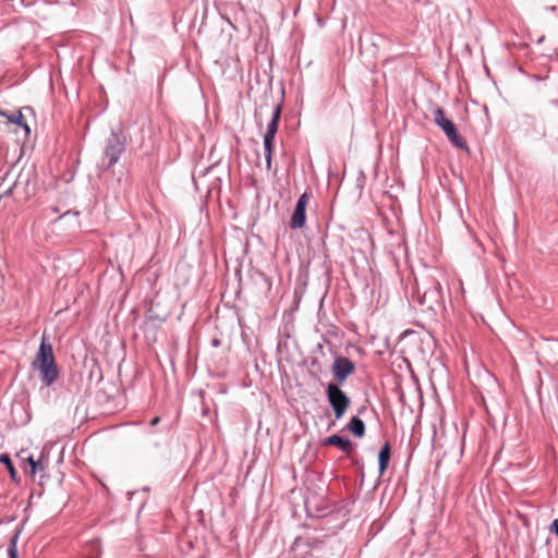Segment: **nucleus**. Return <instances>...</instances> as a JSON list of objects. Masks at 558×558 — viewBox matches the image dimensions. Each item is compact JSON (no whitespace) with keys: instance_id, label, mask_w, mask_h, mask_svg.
Returning <instances> with one entry per match:
<instances>
[{"instance_id":"1","label":"nucleus","mask_w":558,"mask_h":558,"mask_svg":"<svg viewBox=\"0 0 558 558\" xmlns=\"http://www.w3.org/2000/svg\"><path fill=\"white\" fill-rule=\"evenodd\" d=\"M33 368L37 369L41 383L49 387L59 378V369L54 360L52 345L43 337L38 352L32 363Z\"/></svg>"},{"instance_id":"2","label":"nucleus","mask_w":558,"mask_h":558,"mask_svg":"<svg viewBox=\"0 0 558 558\" xmlns=\"http://www.w3.org/2000/svg\"><path fill=\"white\" fill-rule=\"evenodd\" d=\"M280 116H281V106L276 105L272 109L271 119L267 124L266 133L264 134V141H263L267 170H269L271 168L274 141H275V136L278 131Z\"/></svg>"},{"instance_id":"3","label":"nucleus","mask_w":558,"mask_h":558,"mask_svg":"<svg viewBox=\"0 0 558 558\" xmlns=\"http://www.w3.org/2000/svg\"><path fill=\"white\" fill-rule=\"evenodd\" d=\"M326 396L333 411L336 420H340L350 405V398L335 383H329L326 387Z\"/></svg>"},{"instance_id":"4","label":"nucleus","mask_w":558,"mask_h":558,"mask_svg":"<svg viewBox=\"0 0 558 558\" xmlns=\"http://www.w3.org/2000/svg\"><path fill=\"white\" fill-rule=\"evenodd\" d=\"M434 122L442 130L447 138L458 148H466L465 140L459 134L454 123L447 119L441 108L434 110Z\"/></svg>"},{"instance_id":"5","label":"nucleus","mask_w":558,"mask_h":558,"mask_svg":"<svg viewBox=\"0 0 558 558\" xmlns=\"http://www.w3.org/2000/svg\"><path fill=\"white\" fill-rule=\"evenodd\" d=\"M125 149V141L121 137L120 134L112 131L110 133L109 138L107 140L105 151H104V158L108 159L107 168H111L113 165H116L122 153Z\"/></svg>"},{"instance_id":"6","label":"nucleus","mask_w":558,"mask_h":558,"mask_svg":"<svg viewBox=\"0 0 558 558\" xmlns=\"http://www.w3.org/2000/svg\"><path fill=\"white\" fill-rule=\"evenodd\" d=\"M308 203V195L303 193L296 201L293 214L290 219L291 229H302L306 222V206Z\"/></svg>"},{"instance_id":"7","label":"nucleus","mask_w":558,"mask_h":558,"mask_svg":"<svg viewBox=\"0 0 558 558\" xmlns=\"http://www.w3.org/2000/svg\"><path fill=\"white\" fill-rule=\"evenodd\" d=\"M354 368L355 365L350 359L338 356L332 363L333 378L341 384L354 372Z\"/></svg>"},{"instance_id":"8","label":"nucleus","mask_w":558,"mask_h":558,"mask_svg":"<svg viewBox=\"0 0 558 558\" xmlns=\"http://www.w3.org/2000/svg\"><path fill=\"white\" fill-rule=\"evenodd\" d=\"M441 299V286L439 282L433 281L430 287L420 296V303L429 310H434L436 305L440 304Z\"/></svg>"},{"instance_id":"9","label":"nucleus","mask_w":558,"mask_h":558,"mask_svg":"<svg viewBox=\"0 0 558 558\" xmlns=\"http://www.w3.org/2000/svg\"><path fill=\"white\" fill-rule=\"evenodd\" d=\"M325 445L337 446L342 452L351 454L354 446L348 437L331 435L324 440Z\"/></svg>"},{"instance_id":"10","label":"nucleus","mask_w":558,"mask_h":558,"mask_svg":"<svg viewBox=\"0 0 558 558\" xmlns=\"http://www.w3.org/2000/svg\"><path fill=\"white\" fill-rule=\"evenodd\" d=\"M348 429L356 437L361 438L365 434V424L357 417L353 416L347 425Z\"/></svg>"},{"instance_id":"11","label":"nucleus","mask_w":558,"mask_h":558,"mask_svg":"<svg viewBox=\"0 0 558 558\" xmlns=\"http://www.w3.org/2000/svg\"><path fill=\"white\" fill-rule=\"evenodd\" d=\"M390 459V445L385 442L378 453L379 473L383 474L388 466Z\"/></svg>"},{"instance_id":"12","label":"nucleus","mask_w":558,"mask_h":558,"mask_svg":"<svg viewBox=\"0 0 558 558\" xmlns=\"http://www.w3.org/2000/svg\"><path fill=\"white\" fill-rule=\"evenodd\" d=\"M0 462L1 463H4L9 474H10V477L13 482L17 483L19 482V476H17V472L11 461V458L8 453H1L0 454Z\"/></svg>"},{"instance_id":"13","label":"nucleus","mask_w":558,"mask_h":558,"mask_svg":"<svg viewBox=\"0 0 558 558\" xmlns=\"http://www.w3.org/2000/svg\"><path fill=\"white\" fill-rule=\"evenodd\" d=\"M19 536H20V533H19V532H16V533L11 537L10 546H9V548H8V555H9V558H17V548H16V544H17Z\"/></svg>"},{"instance_id":"14","label":"nucleus","mask_w":558,"mask_h":558,"mask_svg":"<svg viewBox=\"0 0 558 558\" xmlns=\"http://www.w3.org/2000/svg\"><path fill=\"white\" fill-rule=\"evenodd\" d=\"M46 469V464L43 462L41 458L36 460L32 465H31V474L34 476L36 475L37 473L44 471Z\"/></svg>"},{"instance_id":"15","label":"nucleus","mask_w":558,"mask_h":558,"mask_svg":"<svg viewBox=\"0 0 558 558\" xmlns=\"http://www.w3.org/2000/svg\"><path fill=\"white\" fill-rule=\"evenodd\" d=\"M17 457L21 459L22 464L26 462L29 466L36 461L32 454L24 457V450L17 453Z\"/></svg>"},{"instance_id":"16","label":"nucleus","mask_w":558,"mask_h":558,"mask_svg":"<svg viewBox=\"0 0 558 558\" xmlns=\"http://www.w3.org/2000/svg\"><path fill=\"white\" fill-rule=\"evenodd\" d=\"M15 123L22 125L27 132H29V128L26 123L23 122V116L21 113H19V116L16 117V119L13 120Z\"/></svg>"},{"instance_id":"17","label":"nucleus","mask_w":558,"mask_h":558,"mask_svg":"<svg viewBox=\"0 0 558 558\" xmlns=\"http://www.w3.org/2000/svg\"><path fill=\"white\" fill-rule=\"evenodd\" d=\"M159 421H160V418H159L158 416H156V417H154V418L151 420L150 425H151V426H155V425H157V424L159 423Z\"/></svg>"},{"instance_id":"18","label":"nucleus","mask_w":558,"mask_h":558,"mask_svg":"<svg viewBox=\"0 0 558 558\" xmlns=\"http://www.w3.org/2000/svg\"><path fill=\"white\" fill-rule=\"evenodd\" d=\"M213 344H214V345H218V344H219V341H218V340H214V341H213Z\"/></svg>"}]
</instances>
